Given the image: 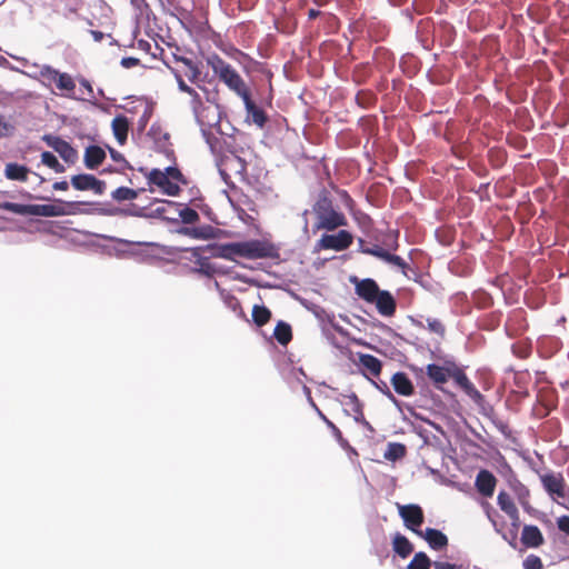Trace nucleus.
I'll return each instance as SVG.
<instances>
[{
  "label": "nucleus",
  "instance_id": "obj_1",
  "mask_svg": "<svg viewBox=\"0 0 569 569\" xmlns=\"http://www.w3.org/2000/svg\"><path fill=\"white\" fill-rule=\"evenodd\" d=\"M211 256L236 261L237 257L246 259L273 258L276 248L262 240H248L240 242L217 243L211 247Z\"/></svg>",
  "mask_w": 569,
  "mask_h": 569
},
{
  "label": "nucleus",
  "instance_id": "obj_2",
  "mask_svg": "<svg viewBox=\"0 0 569 569\" xmlns=\"http://www.w3.org/2000/svg\"><path fill=\"white\" fill-rule=\"evenodd\" d=\"M426 373L435 387L442 388L443 385L452 382V387L462 391H478L475 385L467 377L465 369L451 360L442 363H429Z\"/></svg>",
  "mask_w": 569,
  "mask_h": 569
},
{
  "label": "nucleus",
  "instance_id": "obj_3",
  "mask_svg": "<svg viewBox=\"0 0 569 569\" xmlns=\"http://www.w3.org/2000/svg\"><path fill=\"white\" fill-rule=\"evenodd\" d=\"M80 204L82 202H64L62 200H57L52 204H22L4 201L0 202V209L20 216L61 217L76 214Z\"/></svg>",
  "mask_w": 569,
  "mask_h": 569
},
{
  "label": "nucleus",
  "instance_id": "obj_4",
  "mask_svg": "<svg viewBox=\"0 0 569 569\" xmlns=\"http://www.w3.org/2000/svg\"><path fill=\"white\" fill-rule=\"evenodd\" d=\"M356 295L367 303L375 305L377 311L383 317H392L397 310V302L393 296L387 290H380L378 283L366 278L356 281Z\"/></svg>",
  "mask_w": 569,
  "mask_h": 569
},
{
  "label": "nucleus",
  "instance_id": "obj_5",
  "mask_svg": "<svg viewBox=\"0 0 569 569\" xmlns=\"http://www.w3.org/2000/svg\"><path fill=\"white\" fill-rule=\"evenodd\" d=\"M316 216L315 230L333 231L348 224L346 216L336 210L327 190H322L312 207Z\"/></svg>",
  "mask_w": 569,
  "mask_h": 569
},
{
  "label": "nucleus",
  "instance_id": "obj_6",
  "mask_svg": "<svg viewBox=\"0 0 569 569\" xmlns=\"http://www.w3.org/2000/svg\"><path fill=\"white\" fill-rule=\"evenodd\" d=\"M207 64L212 69L213 73L223 82L231 91L237 93L241 99L250 94V89L237 70L226 62L221 57L213 53L207 58Z\"/></svg>",
  "mask_w": 569,
  "mask_h": 569
},
{
  "label": "nucleus",
  "instance_id": "obj_7",
  "mask_svg": "<svg viewBox=\"0 0 569 569\" xmlns=\"http://www.w3.org/2000/svg\"><path fill=\"white\" fill-rule=\"evenodd\" d=\"M383 244L388 249L375 244L362 250V253L373 256L387 263L393 264L405 270L407 268V262L400 256L392 254L391 252H389V250L398 249V232H396L395 234H388L387 239L383 240Z\"/></svg>",
  "mask_w": 569,
  "mask_h": 569
},
{
  "label": "nucleus",
  "instance_id": "obj_8",
  "mask_svg": "<svg viewBox=\"0 0 569 569\" xmlns=\"http://www.w3.org/2000/svg\"><path fill=\"white\" fill-rule=\"evenodd\" d=\"M40 76L44 84L54 83L57 89L63 92L66 97L73 98L76 82L69 73L60 72L51 66L44 64L40 68Z\"/></svg>",
  "mask_w": 569,
  "mask_h": 569
},
{
  "label": "nucleus",
  "instance_id": "obj_9",
  "mask_svg": "<svg viewBox=\"0 0 569 569\" xmlns=\"http://www.w3.org/2000/svg\"><path fill=\"white\" fill-rule=\"evenodd\" d=\"M540 481L547 493L557 502L569 497V487L560 472H546L539 475Z\"/></svg>",
  "mask_w": 569,
  "mask_h": 569
},
{
  "label": "nucleus",
  "instance_id": "obj_10",
  "mask_svg": "<svg viewBox=\"0 0 569 569\" xmlns=\"http://www.w3.org/2000/svg\"><path fill=\"white\" fill-rule=\"evenodd\" d=\"M353 242V236L348 230H339L337 233H325L316 243L317 250H347Z\"/></svg>",
  "mask_w": 569,
  "mask_h": 569
},
{
  "label": "nucleus",
  "instance_id": "obj_11",
  "mask_svg": "<svg viewBox=\"0 0 569 569\" xmlns=\"http://www.w3.org/2000/svg\"><path fill=\"white\" fill-rule=\"evenodd\" d=\"M399 515L403 520L405 526L418 536H422L420 527L425 521L423 510L419 505H398Z\"/></svg>",
  "mask_w": 569,
  "mask_h": 569
},
{
  "label": "nucleus",
  "instance_id": "obj_12",
  "mask_svg": "<svg viewBox=\"0 0 569 569\" xmlns=\"http://www.w3.org/2000/svg\"><path fill=\"white\" fill-rule=\"evenodd\" d=\"M147 181L150 186H157L167 196H178L181 191L179 184L167 177L160 169H152L146 172Z\"/></svg>",
  "mask_w": 569,
  "mask_h": 569
},
{
  "label": "nucleus",
  "instance_id": "obj_13",
  "mask_svg": "<svg viewBox=\"0 0 569 569\" xmlns=\"http://www.w3.org/2000/svg\"><path fill=\"white\" fill-rule=\"evenodd\" d=\"M71 184L79 191H93L96 194H102L106 190V182L97 179L93 174L80 173L71 177Z\"/></svg>",
  "mask_w": 569,
  "mask_h": 569
},
{
  "label": "nucleus",
  "instance_id": "obj_14",
  "mask_svg": "<svg viewBox=\"0 0 569 569\" xmlns=\"http://www.w3.org/2000/svg\"><path fill=\"white\" fill-rule=\"evenodd\" d=\"M46 143L52 148L68 163H74L78 159L77 150L66 140L57 136L47 134L43 137Z\"/></svg>",
  "mask_w": 569,
  "mask_h": 569
},
{
  "label": "nucleus",
  "instance_id": "obj_15",
  "mask_svg": "<svg viewBox=\"0 0 569 569\" xmlns=\"http://www.w3.org/2000/svg\"><path fill=\"white\" fill-rule=\"evenodd\" d=\"M497 503L509 517L511 525L517 528L520 523V515L512 497L506 491H500L497 497Z\"/></svg>",
  "mask_w": 569,
  "mask_h": 569
},
{
  "label": "nucleus",
  "instance_id": "obj_16",
  "mask_svg": "<svg viewBox=\"0 0 569 569\" xmlns=\"http://www.w3.org/2000/svg\"><path fill=\"white\" fill-rule=\"evenodd\" d=\"M497 485L496 477L488 470L482 469L476 477V488L483 497H491Z\"/></svg>",
  "mask_w": 569,
  "mask_h": 569
},
{
  "label": "nucleus",
  "instance_id": "obj_17",
  "mask_svg": "<svg viewBox=\"0 0 569 569\" xmlns=\"http://www.w3.org/2000/svg\"><path fill=\"white\" fill-rule=\"evenodd\" d=\"M520 540L526 548H539L545 543L541 530L533 525H526L522 528Z\"/></svg>",
  "mask_w": 569,
  "mask_h": 569
},
{
  "label": "nucleus",
  "instance_id": "obj_18",
  "mask_svg": "<svg viewBox=\"0 0 569 569\" xmlns=\"http://www.w3.org/2000/svg\"><path fill=\"white\" fill-rule=\"evenodd\" d=\"M246 110L248 112V118L260 129H262L267 121L268 117L266 112L257 107V104L251 99V93L242 98Z\"/></svg>",
  "mask_w": 569,
  "mask_h": 569
},
{
  "label": "nucleus",
  "instance_id": "obj_19",
  "mask_svg": "<svg viewBox=\"0 0 569 569\" xmlns=\"http://www.w3.org/2000/svg\"><path fill=\"white\" fill-rule=\"evenodd\" d=\"M106 157V151L101 147L96 144L89 146L84 151V166L90 170H94L102 164Z\"/></svg>",
  "mask_w": 569,
  "mask_h": 569
},
{
  "label": "nucleus",
  "instance_id": "obj_20",
  "mask_svg": "<svg viewBox=\"0 0 569 569\" xmlns=\"http://www.w3.org/2000/svg\"><path fill=\"white\" fill-rule=\"evenodd\" d=\"M558 399L556 393H537V405L533 411L539 417L547 416L553 408L557 407Z\"/></svg>",
  "mask_w": 569,
  "mask_h": 569
},
{
  "label": "nucleus",
  "instance_id": "obj_21",
  "mask_svg": "<svg viewBox=\"0 0 569 569\" xmlns=\"http://www.w3.org/2000/svg\"><path fill=\"white\" fill-rule=\"evenodd\" d=\"M435 550H441L448 546L447 536L438 529L427 528L421 536Z\"/></svg>",
  "mask_w": 569,
  "mask_h": 569
},
{
  "label": "nucleus",
  "instance_id": "obj_22",
  "mask_svg": "<svg viewBox=\"0 0 569 569\" xmlns=\"http://www.w3.org/2000/svg\"><path fill=\"white\" fill-rule=\"evenodd\" d=\"M112 132L119 144H124L128 138L129 121L126 116L119 114L111 122Z\"/></svg>",
  "mask_w": 569,
  "mask_h": 569
},
{
  "label": "nucleus",
  "instance_id": "obj_23",
  "mask_svg": "<svg viewBox=\"0 0 569 569\" xmlns=\"http://www.w3.org/2000/svg\"><path fill=\"white\" fill-rule=\"evenodd\" d=\"M29 168L17 162H9L4 168V176L9 180L26 182L29 176Z\"/></svg>",
  "mask_w": 569,
  "mask_h": 569
},
{
  "label": "nucleus",
  "instance_id": "obj_24",
  "mask_svg": "<svg viewBox=\"0 0 569 569\" xmlns=\"http://www.w3.org/2000/svg\"><path fill=\"white\" fill-rule=\"evenodd\" d=\"M172 58L177 63L182 64V71L191 82L199 79L201 72L191 59L174 53H172Z\"/></svg>",
  "mask_w": 569,
  "mask_h": 569
},
{
  "label": "nucleus",
  "instance_id": "obj_25",
  "mask_svg": "<svg viewBox=\"0 0 569 569\" xmlns=\"http://www.w3.org/2000/svg\"><path fill=\"white\" fill-rule=\"evenodd\" d=\"M392 548L401 558H407L413 551V546L409 539L399 532L392 539Z\"/></svg>",
  "mask_w": 569,
  "mask_h": 569
},
{
  "label": "nucleus",
  "instance_id": "obj_26",
  "mask_svg": "<svg viewBox=\"0 0 569 569\" xmlns=\"http://www.w3.org/2000/svg\"><path fill=\"white\" fill-rule=\"evenodd\" d=\"M273 337L280 345L287 346L292 339V330L290 325L284 321H279L276 325Z\"/></svg>",
  "mask_w": 569,
  "mask_h": 569
},
{
  "label": "nucleus",
  "instance_id": "obj_27",
  "mask_svg": "<svg viewBox=\"0 0 569 569\" xmlns=\"http://www.w3.org/2000/svg\"><path fill=\"white\" fill-rule=\"evenodd\" d=\"M251 316L258 327H263L270 321L271 311L266 306L254 305Z\"/></svg>",
  "mask_w": 569,
  "mask_h": 569
},
{
  "label": "nucleus",
  "instance_id": "obj_28",
  "mask_svg": "<svg viewBox=\"0 0 569 569\" xmlns=\"http://www.w3.org/2000/svg\"><path fill=\"white\" fill-rule=\"evenodd\" d=\"M164 63L174 72V77L178 82L179 90L191 96L194 100L200 102V96L198 94V92L193 88L188 86L184 82V80L182 79L181 74L179 73L181 70L171 68L169 60H164Z\"/></svg>",
  "mask_w": 569,
  "mask_h": 569
},
{
  "label": "nucleus",
  "instance_id": "obj_29",
  "mask_svg": "<svg viewBox=\"0 0 569 569\" xmlns=\"http://www.w3.org/2000/svg\"><path fill=\"white\" fill-rule=\"evenodd\" d=\"M395 391H413L412 383L405 372H397L391 378Z\"/></svg>",
  "mask_w": 569,
  "mask_h": 569
},
{
  "label": "nucleus",
  "instance_id": "obj_30",
  "mask_svg": "<svg viewBox=\"0 0 569 569\" xmlns=\"http://www.w3.org/2000/svg\"><path fill=\"white\" fill-rule=\"evenodd\" d=\"M352 217L358 227L362 230V232H365L366 234H369L371 232L373 228V220L369 214L358 210L353 212Z\"/></svg>",
  "mask_w": 569,
  "mask_h": 569
},
{
  "label": "nucleus",
  "instance_id": "obj_31",
  "mask_svg": "<svg viewBox=\"0 0 569 569\" xmlns=\"http://www.w3.org/2000/svg\"><path fill=\"white\" fill-rule=\"evenodd\" d=\"M532 345L528 339L519 340L512 345V352L520 359H527L531 355Z\"/></svg>",
  "mask_w": 569,
  "mask_h": 569
},
{
  "label": "nucleus",
  "instance_id": "obj_32",
  "mask_svg": "<svg viewBox=\"0 0 569 569\" xmlns=\"http://www.w3.org/2000/svg\"><path fill=\"white\" fill-rule=\"evenodd\" d=\"M406 446L399 442H390L388 445L385 458L391 461L401 459L406 456Z\"/></svg>",
  "mask_w": 569,
  "mask_h": 569
},
{
  "label": "nucleus",
  "instance_id": "obj_33",
  "mask_svg": "<svg viewBox=\"0 0 569 569\" xmlns=\"http://www.w3.org/2000/svg\"><path fill=\"white\" fill-rule=\"evenodd\" d=\"M361 365L372 375H379L381 371V362L378 358L371 355H363L360 358Z\"/></svg>",
  "mask_w": 569,
  "mask_h": 569
},
{
  "label": "nucleus",
  "instance_id": "obj_34",
  "mask_svg": "<svg viewBox=\"0 0 569 569\" xmlns=\"http://www.w3.org/2000/svg\"><path fill=\"white\" fill-rule=\"evenodd\" d=\"M137 197L138 191L128 187H119L112 192V198L117 201L134 200Z\"/></svg>",
  "mask_w": 569,
  "mask_h": 569
},
{
  "label": "nucleus",
  "instance_id": "obj_35",
  "mask_svg": "<svg viewBox=\"0 0 569 569\" xmlns=\"http://www.w3.org/2000/svg\"><path fill=\"white\" fill-rule=\"evenodd\" d=\"M431 562L425 552H418L408 565L407 569H430Z\"/></svg>",
  "mask_w": 569,
  "mask_h": 569
},
{
  "label": "nucleus",
  "instance_id": "obj_36",
  "mask_svg": "<svg viewBox=\"0 0 569 569\" xmlns=\"http://www.w3.org/2000/svg\"><path fill=\"white\" fill-rule=\"evenodd\" d=\"M179 217L181 221L186 224H193L197 223L200 220L199 213L189 207H184L179 210Z\"/></svg>",
  "mask_w": 569,
  "mask_h": 569
},
{
  "label": "nucleus",
  "instance_id": "obj_37",
  "mask_svg": "<svg viewBox=\"0 0 569 569\" xmlns=\"http://www.w3.org/2000/svg\"><path fill=\"white\" fill-rule=\"evenodd\" d=\"M523 569H545L542 560L537 555L530 553L522 561Z\"/></svg>",
  "mask_w": 569,
  "mask_h": 569
},
{
  "label": "nucleus",
  "instance_id": "obj_38",
  "mask_svg": "<svg viewBox=\"0 0 569 569\" xmlns=\"http://www.w3.org/2000/svg\"><path fill=\"white\" fill-rule=\"evenodd\" d=\"M427 326L431 332L438 335L441 338L445 337L446 327L440 320L435 319V318H428Z\"/></svg>",
  "mask_w": 569,
  "mask_h": 569
},
{
  "label": "nucleus",
  "instance_id": "obj_39",
  "mask_svg": "<svg viewBox=\"0 0 569 569\" xmlns=\"http://www.w3.org/2000/svg\"><path fill=\"white\" fill-rule=\"evenodd\" d=\"M331 427H332V430H333V435H335L336 439L338 440L339 445H340L343 449H346V450H348V451H350L351 453H353V455H356V456H357V455H358V453H357V451L355 450V448H352V447L349 445L348 440H347V439H345V438L342 437L341 431H340V430H339L335 425H332V423H331Z\"/></svg>",
  "mask_w": 569,
  "mask_h": 569
},
{
  "label": "nucleus",
  "instance_id": "obj_40",
  "mask_svg": "<svg viewBox=\"0 0 569 569\" xmlns=\"http://www.w3.org/2000/svg\"><path fill=\"white\" fill-rule=\"evenodd\" d=\"M163 172L174 182H186L183 174L177 167H167Z\"/></svg>",
  "mask_w": 569,
  "mask_h": 569
},
{
  "label": "nucleus",
  "instance_id": "obj_41",
  "mask_svg": "<svg viewBox=\"0 0 569 569\" xmlns=\"http://www.w3.org/2000/svg\"><path fill=\"white\" fill-rule=\"evenodd\" d=\"M13 127L6 120V117L0 113V139L11 134Z\"/></svg>",
  "mask_w": 569,
  "mask_h": 569
},
{
  "label": "nucleus",
  "instance_id": "obj_42",
  "mask_svg": "<svg viewBox=\"0 0 569 569\" xmlns=\"http://www.w3.org/2000/svg\"><path fill=\"white\" fill-rule=\"evenodd\" d=\"M169 4L173 8L174 16L184 17L189 13V9L179 4V0H168Z\"/></svg>",
  "mask_w": 569,
  "mask_h": 569
},
{
  "label": "nucleus",
  "instance_id": "obj_43",
  "mask_svg": "<svg viewBox=\"0 0 569 569\" xmlns=\"http://www.w3.org/2000/svg\"><path fill=\"white\" fill-rule=\"evenodd\" d=\"M41 162L51 169L58 162V159L53 153L44 151L41 153Z\"/></svg>",
  "mask_w": 569,
  "mask_h": 569
},
{
  "label": "nucleus",
  "instance_id": "obj_44",
  "mask_svg": "<svg viewBox=\"0 0 569 569\" xmlns=\"http://www.w3.org/2000/svg\"><path fill=\"white\" fill-rule=\"evenodd\" d=\"M557 527L565 535L569 536V516H560L557 518Z\"/></svg>",
  "mask_w": 569,
  "mask_h": 569
},
{
  "label": "nucleus",
  "instance_id": "obj_45",
  "mask_svg": "<svg viewBox=\"0 0 569 569\" xmlns=\"http://www.w3.org/2000/svg\"><path fill=\"white\" fill-rule=\"evenodd\" d=\"M139 64V59L133 57H126L121 60V66L129 69Z\"/></svg>",
  "mask_w": 569,
  "mask_h": 569
},
{
  "label": "nucleus",
  "instance_id": "obj_46",
  "mask_svg": "<svg viewBox=\"0 0 569 569\" xmlns=\"http://www.w3.org/2000/svg\"><path fill=\"white\" fill-rule=\"evenodd\" d=\"M345 397L349 400L350 403H355L356 405V409H355L356 413L362 416V410H361L360 405L358 402L357 395L356 393H348Z\"/></svg>",
  "mask_w": 569,
  "mask_h": 569
},
{
  "label": "nucleus",
  "instance_id": "obj_47",
  "mask_svg": "<svg viewBox=\"0 0 569 569\" xmlns=\"http://www.w3.org/2000/svg\"><path fill=\"white\" fill-rule=\"evenodd\" d=\"M200 271L203 272L204 274H210L213 271L211 264L208 262L206 258L200 261Z\"/></svg>",
  "mask_w": 569,
  "mask_h": 569
},
{
  "label": "nucleus",
  "instance_id": "obj_48",
  "mask_svg": "<svg viewBox=\"0 0 569 569\" xmlns=\"http://www.w3.org/2000/svg\"><path fill=\"white\" fill-rule=\"evenodd\" d=\"M53 189L59 191H67L69 189V183L66 180L57 181L53 183Z\"/></svg>",
  "mask_w": 569,
  "mask_h": 569
},
{
  "label": "nucleus",
  "instance_id": "obj_49",
  "mask_svg": "<svg viewBox=\"0 0 569 569\" xmlns=\"http://www.w3.org/2000/svg\"><path fill=\"white\" fill-rule=\"evenodd\" d=\"M435 569H456V566L449 562H436Z\"/></svg>",
  "mask_w": 569,
  "mask_h": 569
},
{
  "label": "nucleus",
  "instance_id": "obj_50",
  "mask_svg": "<svg viewBox=\"0 0 569 569\" xmlns=\"http://www.w3.org/2000/svg\"><path fill=\"white\" fill-rule=\"evenodd\" d=\"M91 34L96 41H101L103 39V33L98 30H91Z\"/></svg>",
  "mask_w": 569,
  "mask_h": 569
},
{
  "label": "nucleus",
  "instance_id": "obj_51",
  "mask_svg": "<svg viewBox=\"0 0 569 569\" xmlns=\"http://www.w3.org/2000/svg\"><path fill=\"white\" fill-rule=\"evenodd\" d=\"M319 16H320V11H319V10L310 9V10L308 11V18H309L310 20H313V19L318 18Z\"/></svg>",
  "mask_w": 569,
  "mask_h": 569
},
{
  "label": "nucleus",
  "instance_id": "obj_52",
  "mask_svg": "<svg viewBox=\"0 0 569 569\" xmlns=\"http://www.w3.org/2000/svg\"><path fill=\"white\" fill-rule=\"evenodd\" d=\"M51 169L54 170L57 173H62L66 170L64 166L61 164L59 161Z\"/></svg>",
  "mask_w": 569,
  "mask_h": 569
},
{
  "label": "nucleus",
  "instance_id": "obj_53",
  "mask_svg": "<svg viewBox=\"0 0 569 569\" xmlns=\"http://www.w3.org/2000/svg\"><path fill=\"white\" fill-rule=\"evenodd\" d=\"M342 197H343L345 202H346L347 204H352V203H353L352 198L348 194V192H347V191H342Z\"/></svg>",
  "mask_w": 569,
  "mask_h": 569
},
{
  "label": "nucleus",
  "instance_id": "obj_54",
  "mask_svg": "<svg viewBox=\"0 0 569 569\" xmlns=\"http://www.w3.org/2000/svg\"><path fill=\"white\" fill-rule=\"evenodd\" d=\"M358 244H359V251L362 253V250H365L366 248H368V246L366 244V241L362 239V238H358Z\"/></svg>",
  "mask_w": 569,
  "mask_h": 569
},
{
  "label": "nucleus",
  "instance_id": "obj_55",
  "mask_svg": "<svg viewBox=\"0 0 569 569\" xmlns=\"http://www.w3.org/2000/svg\"><path fill=\"white\" fill-rule=\"evenodd\" d=\"M81 84H82L83 87H86L90 92L92 91L91 84L89 83V81H88V80L82 79V80H81Z\"/></svg>",
  "mask_w": 569,
  "mask_h": 569
},
{
  "label": "nucleus",
  "instance_id": "obj_56",
  "mask_svg": "<svg viewBox=\"0 0 569 569\" xmlns=\"http://www.w3.org/2000/svg\"><path fill=\"white\" fill-rule=\"evenodd\" d=\"M156 211H157L158 214L163 216L164 212H166V208L164 207H159V208H157Z\"/></svg>",
  "mask_w": 569,
  "mask_h": 569
},
{
  "label": "nucleus",
  "instance_id": "obj_57",
  "mask_svg": "<svg viewBox=\"0 0 569 569\" xmlns=\"http://www.w3.org/2000/svg\"><path fill=\"white\" fill-rule=\"evenodd\" d=\"M471 395L475 396L476 398H481V393H479V392L471 393Z\"/></svg>",
  "mask_w": 569,
  "mask_h": 569
},
{
  "label": "nucleus",
  "instance_id": "obj_58",
  "mask_svg": "<svg viewBox=\"0 0 569 569\" xmlns=\"http://www.w3.org/2000/svg\"><path fill=\"white\" fill-rule=\"evenodd\" d=\"M166 203H168V204H170V206L176 204L173 201H166Z\"/></svg>",
  "mask_w": 569,
  "mask_h": 569
},
{
  "label": "nucleus",
  "instance_id": "obj_59",
  "mask_svg": "<svg viewBox=\"0 0 569 569\" xmlns=\"http://www.w3.org/2000/svg\"><path fill=\"white\" fill-rule=\"evenodd\" d=\"M387 395H388L392 400H395V399H393V397H392V395H393L392 392H389V393H387Z\"/></svg>",
  "mask_w": 569,
  "mask_h": 569
}]
</instances>
